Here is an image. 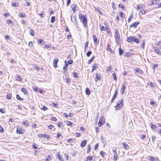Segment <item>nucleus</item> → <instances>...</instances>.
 <instances>
[{
	"instance_id": "obj_44",
	"label": "nucleus",
	"mask_w": 161,
	"mask_h": 161,
	"mask_svg": "<svg viewBox=\"0 0 161 161\" xmlns=\"http://www.w3.org/2000/svg\"><path fill=\"white\" fill-rule=\"evenodd\" d=\"M157 0H153L151 2V5H153L157 3Z\"/></svg>"
},
{
	"instance_id": "obj_43",
	"label": "nucleus",
	"mask_w": 161,
	"mask_h": 161,
	"mask_svg": "<svg viewBox=\"0 0 161 161\" xmlns=\"http://www.w3.org/2000/svg\"><path fill=\"white\" fill-rule=\"evenodd\" d=\"M33 32H34L33 30L32 29H31L30 30V34H31V35L32 36H34Z\"/></svg>"
},
{
	"instance_id": "obj_34",
	"label": "nucleus",
	"mask_w": 161,
	"mask_h": 161,
	"mask_svg": "<svg viewBox=\"0 0 161 161\" xmlns=\"http://www.w3.org/2000/svg\"><path fill=\"white\" fill-rule=\"evenodd\" d=\"M147 85L148 86H150V87H152L154 85V84H153L152 82L150 81H148L147 83Z\"/></svg>"
},
{
	"instance_id": "obj_32",
	"label": "nucleus",
	"mask_w": 161,
	"mask_h": 161,
	"mask_svg": "<svg viewBox=\"0 0 161 161\" xmlns=\"http://www.w3.org/2000/svg\"><path fill=\"white\" fill-rule=\"evenodd\" d=\"M123 53V49H121L120 48L119 49V53L120 55H121Z\"/></svg>"
},
{
	"instance_id": "obj_40",
	"label": "nucleus",
	"mask_w": 161,
	"mask_h": 161,
	"mask_svg": "<svg viewBox=\"0 0 161 161\" xmlns=\"http://www.w3.org/2000/svg\"><path fill=\"white\" fill-rule=\"evenodd\" d=\"M43 137L47 139H49V136L48 135L46 134H43Z\"/></svg>"
},
{
	"instance_id": "obj_22",
	"label": "nucleus",
	"mask_w": 161,
	"mask_h": 161,
	"mask_svg": "<svg viewBox=\"0 0 161 161\" xmlns=\"http://www.w3.org/2000/svg\"><path fill=\"white\" fill-rule=\"evenodd\" d=\"M18 15L19 17L22 18L25 17V14H23L21 13H19Z\"/></svg>"
},
{
	"instance_id": "obj_53",
	"label": "nucleus",
	"mask_w": 161,
	"mask_h": 161,
	"mask_svg": "<svg viewBox=\"0 0 161 161\" xmlns=\"http://www.w3.org/2000/svg\"><path fill=\"white\" fill-rule=\"evenodd\" d=\"M105 153L104 152L101 151L100 153V155L102 156V157L103 158L104 157V155Z\"/></svg>"
},
{
	"instance_id": "obj_45",
	"label": "nucleus",
	"mask_w": 161,
	"mask_h": 161,
	"mask_svg": "<svg viewBox=\"0 0 161 161\" xmlns=\"http://www.w3.org/2000/svg\"><path fill=\"white\" fill-rule=\"evenodd\" d=\"M113 76L114 80H117L116 76L115 73H114L113 74Z\"/></svg>"
},
{
	"instance_id": "obj_25",
	"label": "nucleus",
	"mask_w": 161,
	"mask_h": 161,
	"mask_svg": "<svg viewBox=\"0 0 161 161\" xmlns=\"http://www.w3.org/2000/svg\"><path fill=\"white\" fill-rule=\"evenodd\" d=\"M108 28L107 27H105L103 26H102L101 28V30L102 31H107Z\"/></svg>"
},
{
	"instance_id": "obj_6",
	"label": "nucleus",
	"mask_w": 161,
	"mask_h": 161,
	"mask_svg": "<svg viewBox=\"0 0 161 161\" xmlns=\"http://www.w3.org/2000/svg\"><path fill=\"white\" fill-rule=\"evenodd\" d=\"M154 51L156 53L159 55H161V52L160 50L158 47H154Z\"/></svg>"
},
{
	"instance_id": "obj_26",
	"label": "nucleus",
	"mask_w": 161,
	"mask_h": 161,
	"mask_svg": "<svg viewBox=\"0 0 161 161\" xmlns=\"http://www.w3.org/2000/svg\"><path fill=\"white\" fill-rule=\"evenodd\" d=\"M117 156L118 155L117 153H114L113 159L115 161H116L117 160Z\"/></svg>"
},
{
	"instance_id": "obj_28",
	"label": "nucleus",
	"mask_w": 161,
	"mask_h": 161,
	"mask_svg": "<svg viewBox=\"0 0 161 161\" xmlns=\"http://www.w3.org/2000/svg\"><path fill=\"white\" fill-rule=\"evenodd\" d=\"M33 68L34 69H35L37 70V71H39L40 70V69L36 65H34L33 66Z\"/></svg>"
},
{
	"instance_id": "obj_21",
	"label": "nucleus",
	"mask_w": 161,
	"mask_h": 161,
	"mask_svg": "<svg viewBox=\"0 0 161 161\" xmlns=\"http://www.w3.org/2000/svg\"><path fill=\"white\" fill-rule=\"evenodd\" d=\"M133 41L134 42L137 43H139V42L138 39L135 36H133Z\"/></svg>"
},
{
	"instance_id": "obj_11",
	"label": "nucleus",
	"mask_w": 161,
	"mask_h": 161,
	"mask_svg": "<svg viewBox=\"0 0 161 161\" xmlns=\"http://www.w3.org/2000/svg\"><path fill=\"white\" fill-rule=\"evenodd\" d=\"M126 84V82H124L122 84V86L121 88V91H124L125 89V85Z\"/></svg>"
},
{
	"instance_id": "obj_19",
	"label": "nucleus",
	"mask_w": 161,
	"mask_h": 161,
	"mask_svg": "<svg viewBox=\"0 0 161 161\" xmlns=\"http://www.w3.org/2000/svg\"><path fill=\"white\" fill-rule=\"evenodd\" d=\"M65 122L68 125L72 126L73 124L72 122L68 120H66Z\"/></svg>"
},
{
	"instance_id": "obj_57",
	"label": "nucleus",
	"mask_w": 161,
	"mask_h": 161,
	"mask_svg": "<svg viewBox=\"0 0 161 161\" xmlns=\"http://www.w3.org/2000/svg\"><path fill=\"white\" fill-rule=\"evenodd\" d=\"M140 12L142 14H146V11H145L144 10H141Z\"/></svg>"
},
{
	"instance_id": "obj_54",
	"label": "nucleus",
	"mask_w": 161,
	"mask_h": 161,
	"mask_svg": "<svg viewBox=\"0 0 161 161\" xmlns=\"http://www.w3.org/2000/svg\"><path fill=\"white\" fill-rule=\"evenodd\" d=\"M145 44V42L144 41V40L143 43L142 44V46H141V48H143V49H144Z\"/></svg>"
},
{
	"instance_id": "obj_4",
	"label": "nucleus",
	"mask_w": 161,
	"mask_h": 161,
	"mask_svg": "<svg viewBox=\"0 0 161 161\" xmlns=\"http://www.w3.org/2000/svg\"><path fill=\"white\" fill-rule=\"evenodd\" d=\"M105 118L103 116H101L98 123V125L99 126H101L103 125L105 123Z\"/></svg>"
},
{
	"instance_id": "obj_8",
	"label": "nucleus",
	"mask_w": 161,
	"mask_h": 161,
	"mask_svg": "<svg viewBox=\"0 0 161 161\" xmlns=\"http://www.w3.org/2000/svg\"><path fill=\"white\" fill-rule=\"evenodd\" d=\"M92 38H93V40L95 44H97L98 43V42L97 39L96 37V36L95 35H93V36H92Z\"/></svg>"
},
{
	"instance_id": "obj_41",
	"label": "nucleus",
	"mask_w": 161,
	"mask_h": 161,
	"mask_svg": "<svg viewBox=\"0 0 161 161\" xmlns=\"http://www.w3.org/2000/svg\"><path fill=\"white\" fill-rule=\"evenodd\" d=\"M119 16H120L122 18H123L124 16H125V14H124V13L122 12H119Z\"/></svg>"
},
{
	"instance_id": "obj_63",
	"label": "nucleus",
	"mask_w": 161,
	"mask_h": 161,
	"mask_svg": "<svg viewBox=\"0 0 161 161\" xmlns=\"http://www.w3.org/2000/svg\"><path fill=\"white\" fill-rule=\"evenodd\" d=\"M23 124L24 125L27 126L29 124V123L26 121H24L23 122Z\"/></svg>"
},
{
	"instance_id": "obj_64",
	"label": "nucleus",
	"mask_w": 161,
	"mask_h": 161,
	"mask_svg": "<svg viewBox=\"0 0 161 161\" xmlns=\"http://www.w3.org/2000/svg\"><path fill=\"white\" fill-rule=\"evenodd\" d=\"M53 125H50L48 126V128L49 129H52L53 128Z\"/></svg>"
},
{
	"instance_id": "obj_33",
	"label": "nucleus",
	"mask_w": 161,
	"mask_h": 161,
	"mask_svg": "<svg viewBox=\"0 0 161 161\" xmlns=\"http://www.w3.org/2000/svg\"><path fill=\"white\" fill-rule=\"evenodd\" d=\"M57 158H58V159H60L61 161H62L64 160L63 158H62V156H61L59 155L58 154H57Z\"/></svg>"
},
{
	"instance_id": "obj_5",
	"label": "nucleus",
	"mask_w": 161,
	"mask_h": 161,
	"mask_svg": "<svg viewBox=\"0 0 161 161\" xmlns=\"http://www.w3.org/2000/svg\"><path fill=\"white\" fill-rule=\"evenodd\" d=\"M139 23L140 22H134L130 25V27H133L134 28H136L137 27V26Z\"/></svg>"
},
{
	"instance_id": "obj_17",
	"label": "nucleus",
	"mask_w": 161,
	"mask_h": 161,
	"mask_svg": "<svg viewBox=\"0 0 161 161\" xmlns=\"http://www.w3.org/2000/svg\"><path fill=\"white\" fill-rule=\"evenodd\" d=\"M17 132L18 134H22L23 132L22 130L20 128H17Z\"/></svg>"
},
{
	"instance_id": "obj_27",
	"label": "nucleus",
	"mask_w": 161,
	"mask_h": 161,
	"mask_svg": "<svg viewBox=\"0 0 161 161\" xmlns=\"http://www.w3.org/2000/svg\"><path fill=\"white\" fill-rule=\"evenodd\" d=\"M92 156H88V157L86 158L85 160L86 161H87L88 160H89V161H91L92 160Z\"/></svg>"
},
{
	"instance_id": "obj_52",
	"label": "nucleus",
	"mask_w": 161,
	"mask_h": 161,
	"mask_svg": "<svg viewBox=\"0 0 161 161\" xmlns=\"http://www.w3.org/2000/svg\"><path fill=\"white\" fill-rule=\"evenodd\" d=\"M7 98L8 99H10L11 98V95L9 94H8L6 96Z\"/></svg>"
},
{
	"instance_id": "obj_49",
	"label": "nucleus",
	"mask_w": 161,
	"mask_h": 161,
	"mask_svg": "<svg viewBox=\"0 0 161 161\" xmlns=\"http://www.w3.org/2000/svg\"><path fill=\"white\" fill-rule=\"evenodd\" d=\"M95 10L97 11V12L100 14H102V12L100 11V10L98 8H95Z\"/></svg>"
},
{
	"instance_id": "obj_1",
	"label": "nucleus",
	"mask_w": 161,
	"mask_h": 161,
	"mask_svg": "<svg viewBox=\"0 0 161 161\" xmlns=\"http://www.w3.org/2000/svg\"><path fill=\"white\" fill-rule=\"evenodd\" d=\"M79 17L80 19V21L82 23L84 27H86L87 22V18L85 16H83L81 14H79Z\"/></svg>"
},
{
	"instance_id": "obj_20",
	"label": "nucleus",
	"mask_w": 161,
	"mask_h": 161,
	"mask_svg": "<svg viewBox=\"0 0 161 161\" xmlns=\"http://www.w3.org/2000/svg\"><path fill=\"white\" fill-rule=\"evenodd\" d=\"M135 70L137 73H140L141 74H142V71L141 70V69H140L138 68H136L135 69Z\"/></svg>"
},
{
	"instance_id": "obj_62",
	"label": "nucleus",
	"mask_w": 161,
	"mask_h": 161,
	"mask_svg": "<svg viewBox=\"0 0 161 161\" xmlns=\"http://www.w3.org/2000/svg\"><path fill=\"white\" fill-rule=\"evenodd\" d=\"M33 90L34 91H37L38 88L36 86H33Z\"/></svg>"
},
{
	"instance_id": "obj_10",
	"label": "nucleus",
	"mask_w": 161,
	"mask_h": 161,
	"mask_svg": "<svg viewBox=\"0 0 161 161\" xmlns=\"http://www.w3.org/2000/svg\"><path fill=\"white\" fill-rule=\"evenodd\" d=\"M127 41L129 42H133V37L130 36L128 37L127 39Z\"/></svg>"
},
{
	"instance_id": "obj_60",
	"label": "nucleus",
	"mask_w": 161,
	"mask_h": 161,
	"mask_svg": "<svg viewBox=\"0 0 161 161\" xmlns=\"http://www.w3.org/2000/svg\"><path fill=\"white\" fill-rule=\"evenodd\" d=\"M142 8V7H141V6L139 5L136 6V9L139 10Z\"/></svg>"
},
{
	"instance_id": "obj_46",
	"label": "nucleus",
	"mask_w": 161,
	"mask_h": 161,
	"mask_svg": "<svg viewBox=\"0 0 161 161\" xmlns=\"http://www.w3.org/2000/svg\"><path fill=\"white\" fill-rule=\"evenodd\" d=\"M74 77L75 78H77L78 77L77 73L76 72H74L73 74Z\"/></svg>"
},
{
	"instance_id": "obj_56",
	"label": "nucleus",
	"mask_w": 161,
	"mask_h": 161,
	"mask_svg": "<svg viewBox=\"0 0 161 161\" xmlns=\"http://www.w3.org/2000/svg\"><path fill=\"white\" fill-rule=\"evenodd\" d=\"M73 63V61L72 60H70L68 61V64H72Z\"/></svg>"
},
{
	"instance_id": "obj_36",
	"label": "nucleus",
	"mask_w": 161,
	"mask_h": 161,
	"mask_svg": "<svg viewBox=\"0 0 161 161\" xmlns=\"http://www.w3.org/2000/svg\"><path fill=\"white\" fill-rule=\"evenodd\" d=\"M12 6L14 7H18V3H12Z\"/></svg>"
},
{
	"instance_id": "obj_50",
	"label": "nucleus",
	"mask_w": 161,
	"mask_h": 161,
	"mask_svg": "<svg viewBox=\"0 0 161 161\" xmlns=\"http://www.w3.org/2000/svg\"><path fill=\"white\" fill-rule=\"evenodd\" d=\"M150 104H151V105H154L155 106H156V103L155 102L153 101H151L150 102Z\"/></svg>"
},
{
	"instance_id": "obj_18",
	"label": "nucleus",
	"mask_w": 161,
	"mask_h": 161,
	"mask_svg": "<svg viewBox=\"0 0 161 161\" xmlns=\"http://www.w3.org/2000/svg\"><path fill=\"white\" fill-rule=\"evenodd\" d=\"M7 23L8 24H10L11 26H14V23H13L12 20L11 19H8L7 20Z\"/></svg>"
},
{
	"instance_id": "obj_55",
	"label": "nucleus",
	"mask_w": 161,
	"mask_h": 161,
	"mask_svg": "<svg viewBox=\"0 0 161 161\" xmlns=\"http://www.w3.org/2000/svg\"><path fill=\"white\" fill-rule=\"evenodd\" d=\"M47 108L45 106H43L42 108H41V109L43 110L44 111H46L47 109Z\"/></svg>"
},
{
	"instance_id": "obj_16",
	"label": "nucleus",
	"mask_w": 161,
	"mask_h": 161,
	"mask_svg": "<svg viewBox=\"0 0 161 161\" xmlns=\"http://www.w3.org/2000/svg\"><path fill=\"white\" fill-rule=\"evenodd\" d=\"M97 67V66L96 64H93L92 65V72L95 70Z\"/></svg>"
},
{
	"instance_id": "obj_39",
	"label": "nucleus",
	"mask_w": 161,
	"mask_h": 161,
	"mask_svg": "<svg viewBox=\"0 0 161 161\" xmlns=\"http://www.w3.org/2000/svg\"><path fill=\"white\" fill-rule=\"evenodd\" d=\"M88 42H86L85 44V51L86 52V48L88 47Z\"/></svg>"
},
{
	"instance_id": "obj_38",
	"label": "nucleus",
	"mask_w": 161,
	"mask_h": 161,
	"mask_svg": "<svg viewBox=\"0 0 161 161\" xmlns=\"http://www.w3.org/2000/svg\"><path fill=\"white\" fill-rule=\"evenodd\" d=\"M16 98L18 100H23V99L22 98H21L17 94L16 95Z\"/></svg>"
},
{
	"instance_id": "obj_3",
	"label": "nucleus",
	"mask_w": 161,
	"mask_h": 161,
	"mask_svg": "<svg viewBox=\"0 0 161 161\" xmlns=\"http://www.w3.org/2000/svg\"><path fill=\"white\" fill-rule=\"evenodd\" d=\"M115 39L116 43L118 44L120 40V35L117 30H116L115 32Z\"/></svg>"
},
{
	"instance_id": "obj_9",
	"label": "nucleus",
	"mask_w": 161,
	"mask_h": 161,
	"mask_svg": "<svg viewBox=\"0 0 161 161\" xmlns=\"http://www.w3.org/2000/svg\"><path fill=\"white\" fill-rule=\"evenodd\" d=\"M122 145L125 150L128 149L129 148V146L126 143H122Z\"/></svg>"
},
{
	"instance_id": "obj_48",
	"label": "nucleus",
	"mask_w": 161,
	"mask_h": 161,
	"mask_svg": "<svg viewBox=\"0 0 161 161\" xmlns=\"http://www.w3.org/2000/svg\"><path fill=\"white\" fill-rule=\"evenodd\" d=\"M65 80L66 81V82L67 83H69L70 81V79L68 78H66L65 79Z\"/></svg>"
},
{
	"instance_id": "obj_37",
	"label": "nucleus",
	"mask_w": 161,
	"mask_h": 161,
	"mask_svg": "<svg viewBox=\"0 0 161 161\" xmlns=\"http://www.w3.org/2000/svg\"><path fill=\"white\" fill-rule=\"evenodd\" d=\"M37 43L38 44H40L41 43H44V42L41 39H39L37 41Z\"/></svg>"
},
{
	"instance_id": "obj_30",
	"label": "nucleus",
	"mask_w": 161,
	"mask_h": 161,
	"mask_svg": "<svg viewBox=\"0 0 161 161\" xmlns=\"http://www.w3.org/2000/svg\"><path fill=\"white\" fill-rule=\"evenodd\" d=\"M118 7L119 8H120L122 9L123 10H124V9H125V8L124 6L122 4H119L118 5Z\"/></svg>"
},
{
	"instance_id": "obj_59",
	"label": "nucleus",
	"mask_w": 161,
	"mask_h": 161,
	"mask_svg": "<svg viewBox=\"0 0 161 161\" xmlns=\"http://www.w3.org/2000/svg\"><path fill=\"white\" fill-rule=\"evenodd\" d=\"M57 138L58 139H59V137L61 136V135L59 133H58L57 134Z\"/></svg>"
},
{
	"instance_id": "obj_13",
	"label": "nucleus",
	"mask_w": 161,
	"mask_h": 161,
	"mask_svg": "<svg viewBox=\"0 0 161 161\" xmlns=\"http://www.w3.org/2000/svg\"><path fill=\"white\" fill-rule=\"evenodd\" d=\"M77 5L75 4H72L71 6V8L73 12L75 13L76 11V8Z\"/></svg>"
},
{
	"instance_id": "obj_35",
	"label": "nucleus",
	"mask_w": 161,
	"mask_h": 161,
	"mask_svg": "<svg viewBox=\"0 0 161 161\" xmlns=\"http://www.w3.org/2000/svg\"><path fill=\"white\" fill-rule=\"evenodd\" d=\"M107 72L108 73H109L110 72V71L111 70V66H109L107 68Z\"/></svg>"
},
{
	"instance_id": "obj_51",
	"label": "nucleus",
	"mask_w": 161,
	"mask_h": 161,
	"mask_svg": "<svg viewBox=\"0 0 161 161\" xmlns=\"http://www.w3.org/2000/svg\"><path fill=\"white\" fill-rule=\"evenodd\" d=\"M151 127L153 129H155L156 126L153 124H151Z\"/></svg>"
},
{
	"instance_id": "obj_2",
	"label": "nucleus",
	"mask_w": 161,
	"mask_h": 161,
	"mask_svg": "<svg viewBox=\"0 0 161 161\" xmlns=\"http://www.w3.org/2000/svg\"><path fill=\"white\" fill-rule=\"evenodd\" d=\"M123 105V102L122 100H121L118 101L117 105L115 107L116 110H119L122 106Z\"/></svg>"
},
{
	"instance_id": "obj_61",
	"label": "nucleus",
	"mask_w": 161,
	"mask_h": 161,
	"mask_svg": "<svg viewBox=\"0 0 161 161\" xmlns=\"http://www.w3.org/2000/svg\"><path fill=\"white\" fill-rule=\"evenodd\" d=\"M64 116L65 117L67 118L69 117V115L67 114V113H64L63 114Z\"/></svg>"
},
{
	"instance_id": "obj_58",
	"label": "nucleus",
	"mask_w": 161,
	"mask_h": 161,
	"mask_svg": "<svg viewBox=\"0 0 161 161\" xmlns=\"http://www.w3.org/2000/svg\"><path fill=\"white\" fill-rule=\"evenodd\" d=\"M0 132L3 133L4 132V130L3 127L0 125Z\"/></svg>"
},
{
	"instance_id": "obj_14",
	"label": "nucleus",
	"mask_w": 161,
	"mask_h": 161,
	"mask_svg": "<svg viewBox=\"0 0 161 161\" xmlns=\"http://www.w3.org/2000/svg\"><path fill=\"white\" fill-rule=\"evenodd\" d=\"M101 77L100 75H98L97 74H96V77L95 78V80L97 82L98 80H100Z\"/></svg>"
},
{
	"instance_id": "obj_42",
	"label": "nucleus",
	"mask_w": 161,
	"mask_h": 161,
	"mask_svg": "<svg viewBox=\"0 0 161 161\" xmlns=\"http://www.w3.org/2000/svg\"><path fill=\"white\" fill-rule=\"evenodd\" d=\"M92 52L91 51H88L86 53V56L88 57H89L91 54Z\"/></svg>"
},
{
	"instance_id": "obj_7",
	"label": "nucleus",
	"mask_w": 161,
	"mask_h": 161,
	"mask_svg": "<svg viewBox=\"0 0 161 161\" xmlns=\"http://www.w3.org/2000/svg\"><path fill=\"white\" fill-rule=\"evenodd\" d=\"M58 58H55L53 60V64L54 67L56 68L57 67V63L58 62Z\"/></svg>"
},
{
	"instance_id": "obj_47",
	"label": "nucleus",
	"mask_w": 161,
	"mask_h": 161,
	"mask_svg": "<svg viewBox=\"0 0 161 161\" xmlns=\"http://www.w3.org/2000/svg\"><path fill=\"white\" fill-rule=\"evenodd\" d=\"M88 149L87 151V153H89L91 150V148L90 147V145H88Z\"/></svg>"
},
{
	"instance_id": "obj_24",
	"label": "nucleus",
	"mask_w": 161,
	"mask_h": 161,
	"mask_svg": "<svg viewBox=\"0 0 161 161\" xmlns=\"http://www.w3.org/2000/svg\"><path fill=\"white\" fill-rule=\"evenodd\" d=\"M64 62L65 63V65L63 67V69L64 70H65L67 68V67L68 65V64L67 63L66 61H65Z\"/></svg>"
},
{
	"instance_id": "obj_12",
	"label": "nucleus",
	"mask_w": 161,
	"mask_h": 161,
	"mask_svg": "<svg viewBox=\"0 0 161 161\" xmlns=\"http://www.w3.org/2000/svg\"><path fill=\"white\" fill-rule=\"evenodd\" d=\"M117 92H118V91H115V93L114 94V95L113 96L112 98V100H111V103H113L114 100L115 99V98L116 97L117 94Z\"/></svg>"
},
{
	"instance_id": "obj_15",
	"label": "nucleus",
	"mask_w": 161,
	"mask_h": 161,
	"mask_svg": "<svg viewBox=\"0 0 161 161\" xmlns=\"http://www.w3.org/2000/svg\"><path fill=\"white\" fill-rule=\"evenodd\" d=\"M86 140H84L83 141H82L80 144V146L81 147H84L86 144Z\"/></svg>"
},
{
	"instance_id": "obj_23",
	"label": "nucleus",
	"mask_w": 161,
	"mask_h": 161,
	"mask_svg": "<svg viewBox=\"0 0 161 161\" xmlns=\"http://www.w3.org/2000/svg\"><path fill=\"white\" fill-rule=\"evenodd\" d=\"M133 18V14H131L128 18V22H130L131 20V19H132Z\"/></svg>"
},
{
	"instance_id": "obj_29",
	"label": "nucleus",
	"mask_w": 161,
	"mask_h": 161,
	"mask_svg": "<svg viewBox=\"0 0 161 161\" xmlns=\"http://www.w3.org/2000/svg\"><path fill=\"white\" fill-rule=\"evenodd\" d=\"M106 49L107 50L109 51L110 52L112 53V50L109 47V44H107V47Z\"/></svg>"
},
{
	"instance_id": "obj_31",
	"label": "nucleus",
	"mask_w": 161,
	"mask_h": 161,
	"mask_svg": "<svg viewBox=\"0 0 161 161\" xmlns=\"http://www.w3.org/2000/svg\"><path fill=\"white\" fill-rule=\"evenodd\" d=\"M55 21V17L54 16H53L51 17V22L52 23H53Z\"/></svg>"
}]
</instances>
